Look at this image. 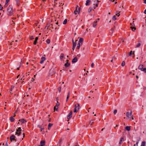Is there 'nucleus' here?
I'll return each mask as SVG.
<instances>
[{
  "instance_id": "c03bdc74",
  "label": "nucleus",
  "mask_w": 146,
  "mask_h": 146,
  "mask_svg": "<svg viewBox=\"0 0 146 146\" xmlns=\"http://www.w3.org/2000/svg\"><path fill=\"white\" fill-rule=\"evenodd\" d=\"M94 66V63H92L91 64V67L92 68H93Z\"/></svg>"
},
{
  "instance_id": "e433bc0d",
  "label": "nucleus",
  "mask_w": 146,
  "mask_h": 146,
  "mask_svg": "<svg viewBox=\"0 0 146 146\" xmlns=\"http://www.w3.org/2000/svg\"><path fill=\"white\" fill-rule=\"evenodd\" d=\"M53 125L52 123H49L48 125V127H50Z\"/></svg>"
},
{
  "instance_id": "5fc2aeb1",
  "label": "nucleus",
  "mask_w": 146,
  "mask_h": 146,
  "mask_svg": "<svg viewBox=\"0 0 146 146\" xmlns=\"http://www.w3.org/2000/svg\"><path fill=\"white\" fill-rule=\"evenodd\" d=\"M144 13L145 14H146V9L144 11Z\"/></svg>"
},
{
  "instance_id": "9d476101",
  "label": "nucleus",
  "mask_w": 146,
  "mask_h": 146,
  "mask_svg": "<svg viewBox=\"0 0 146 146\" xmlns=\"http://www.w3.org/2000/svg\"><path fill=\"white\" fill-rule=\"evenodd\" d=\"M78 61V58L77 57H75L72 60V63L76 62Z\"/></svg>"
},
{
  "instance_id": "f704fd0d",
  "label": "nucleus",
  "mask_w": 146,
  "mask_h": 146,
  "mask_svg": "<svg viewBox=\"0 0 146 146\" xmlns=\"http://www.w3.org/2000/svg\"><path fill=\"white\" fill-rule=\"evenodd\" d=\"M116 15L114 16L112 18V19L114 20L115 21L116 19Z\"/></svg>"
},
{
  "instance_id": "473e14b6",
  "label": "nucleus",
  "mask_w": 146,
  "mask_h": 146,
  "mask_svg": "<svg viewBox=\"0 0 146 146\" xmlns=\"http://www.w3.org/2000/svg\"><path fill=\"white\" fill-rule=\"evenodd\" d=\"M46 60V58L45 57L42 56L41 58V60H43V61H44Z\"/></svg>"
},
{
  "instance_id": "20e7f679",
  "label": "nucleus",
  "mask_w": 146,
  "mask_h": 146,
  "mask_svg": "<svg viewBox=\"0 0 146 146\" xmlns=\"http://www.w3.org/2000/svg\"><path fill=\"white\" fill-rule=\"evenodd\" d=\"M143 66L142 64H140L138 67V69L145 73H146V68H143Z\"/></svg>"
},
{
  "instance_id": "39448f33",
  "label": "nucleus",
  "mask_w": 146,
  "mask_h": 146,
  "mask_svg": "<svg viewBox=\"0 0 146 146\" xmlns=\"http://www.w3.org/2000/svg\"><path fill=\"white\" fill-rule=\"evenodd\" d=\"M79 105L78 104H77L75 105V108L74 112L75 113L77 112L79 109Z\"/></svg>"
},
{
  "instance_id": "de8ad7c7",
  "label": "nucleus",
  "mask_w": 146,
  "mask_h": 146,
  "mask_svg": "<svg viewBox=\"0 0 146 146\" xmlns=\"http://www.w3.org/2000/svg\"><path fill=\"white\" fill-rule=\"evenodd\" d=\"M23 138H22V139H23V138L25 137V134L24 133L23 134Z\"/></svg>"
},
{
  "instance_id": "b1692460",
  "label": "nucleus",
  "mask_w": 146,
  "mask_h": 146,
  "mask_svg": "<svg viewBox=\"0 0 146 146\" xmlns=\"http://www.w3.org/2000/svg\"><path fill=\"white\" fill-rule=\"evenodd\" d=\"M145 141H143L142 142L141 146H145Z\"/></svg>"
},
{
  "instance_id": "aec40b11",
  "label": "nucleus",
  "mask_w": 146,
  "mask_h": 146,
  "mask_svg": "<svg viewBox=\"0 0 146 146\" xmlns=\"http://www.w3.org/2000/svg\"><path fill=\"white\" fill-rule=\"evenodd\" d=\"M125 129L128 131L130 130V126H127L125 127Z\"/></svg>"
},
{
  "instance_id": "4468645a",
  "label": "nucleus",
  "mask_w": 146,
  "mask_h": 146,
  "mask_svg": "<svg viewBox=\"0 0 146 146\" xmlns=\"http://www.w3.org/2000/svg\"><path fill=\"white\" fill-rule=\"evenodd\" d=\"M38 39V37H37L35 38V40L33 42V44L34 45H36V44L37 42V41Z\"/></svg>"
},
{
  "instance_id": "dca6fc26",
  "label": "nucleus",
  "mask_w": 146,
  "mask_h": 146,
  "mask_svg": "<svg viewBox=\"0 0 146 146\" xmlns=\"http://www.w3.org/2000/svg\"><path fill=\"white\" fill-rule=\"evenodd\" d=\"M83 40V38H80L79 39V43H80V44H81V45H82V42Z\"/></svg>"
},
{
  "instance_id": "774afa93",
  "label": "nucleus",
  "mask_w": 146,
  "mask_h": 146,
  "mask_svg": "<svg viewBox=\"0 0 146 146\" xmlns=\"http://www.w3.org/2000/svg\"><path fill=\"white\" fill-rule=\"evenodd\" d=\"M61 139H60L59 140V142H61Z\"/></svg>"
},
{
  "instance_id": "f03ea898",
  "label": "nucleus",
  "mask_w": 146,
  "mask_h": 146,
  "mask_svg": "<svg viewBox=\"0 0 146 146\" xmlns=\"http://www.w3.org/2000/svg\"><path fill=\"white\" fill-rule=\"evenodd\" d=\"M7 14L9 16H11L13 14V7L12 5H9L7 8Z\"/></svg>"
},
{
  "instance_id": "423d86ee",
  "label": "nucleus",
  "mask_w": 146,
  "mask_h": 146,
  "mask_svg": "<svg viewBox=\"0 0 146 146\" xmlns=\"http://www.w3.org/2000/svg\"><path fill=\"white\" fill-rule=\"evenodd\" d=\"M15 138V136L14 135H12L10 137V139L11 141H16L17 140V139Z\"/></svg>"
},
{
  "instance_id": "7ed1b4c3",
  "label": "nucleus",
  "mask_w": 146,
  "mask_h": 146,
  "mask_svg": "<svg viewBox=\"0 0 146 146\" xmlns=\"http://www.w3.org/2000/svg\"><path fill=\"white\" fill-rule=\"evenodd\" d=\"M21 131L22 129H21V128L20 127H18V129L16 130V131L15 132V135H17L18 136L20 135L21 133Z\"/></svg>"
},
{
  "instance_id": "4be33fe9",
  "label": "nucleus",
  "mask_w": 146,
  "mask_h": 146,
  "mask_svg": "<svg viewBox=\"0 0 146 146\" xmlns=\"http://www.w3.org/2000/svg\"><path fill=\"white\" fill-rule=\"evenodd\" d=\"M81 45V44H80V43H78V44H77V46L76 48L78 49H80V46Z\"/></svg>"
},
{
  "instance_id": "052dcab7",
  "label": "nucleus",
  "mask_w": 146,
  "mask_h": 146,
  "mask_svg": "<svg viewBox=\"0 0 146 146\" xmlns=\"http://www.w3.org/2000/svg\"><path fill=\"white\" fill-rule=\"evenodd\" d=\"M51 25H52V26L50 27L51 28H52V29H53V27L52 26V24H51Z\"/></svg>"
},
{
  "instance_id": "72a5a7b5",
  "label": "nucleus",
  "mask_w": 146,
  "mask_h": 146,
  "mask_svg": "<svg viewBox=\"0 0 146 146\" xmlns=\"http://www.w3.org/2000/svg\"><path fill=\"white\" fill-rule=\"evenodd\" d=\"M38 127H39L40 128V131H41L42 130L44 129V128H42L39 125H38Z\"/></svg>"
},
{
  "instance_id": "e2e57ef3",
  "label": "nucleus",
  "mask_w": 146,
  "mask_h": 146,
  "mask_svg": "<svg viewBox=\"0 0 146 146\" xmlns=\"http://www.w3.org/2000/svg\"><path fill=\"white\" fill-rule=\"evenodd\" d=\"M144 1V3H145V4H146V1Z\"/></svg>"
},
{
  "instance_id": "0e129e2a",
  "label": "nucleus",
  "mask_w": 146,
  "mask_h": 146,
  "mask_svg": "<svg viewBox=\"0 0 146 146\" xmlns=\"http://www.w3.org/2000/svg\"><path fill=\"white\" fill-rule=\"evenodd\" d=\"M77 56H80V54H78L77 55Z\"/></svg>"
},
{
  "instance_id": "bb28decb",
  "label": "nucleus",
  "mask_w": 146,
  "mask_h": 146,
  "mask_svg": "<svg viewBox=\"0 0 146 146\" xmlns=\"http://www.w3.org/2000/svg\"><path fill=\"white\" fill-rule=\"evenodd\" d=\"M97 21H96L95 22H94V23L93 24V27H95L96 26L97 24H96Z\"/></svg>"
},
{
  "instance_id": "6e6d98bb",
  "label": "nucleus",
  "mask_w": 146,
  "mask_h": 146,
  "mask_svg": "<svg viewBox=\"0 0 146 146\" xmlns=\"http://www.w3.org/2000/svg\"><path fill=\"white\" fill-rule=\"evenodd\" d=\"M114 30V29L113 28H112L111 29V31H112V33H113V31Z\"/></svg>"
},
{
  "instance_id": "a19ab883",
  "label": "nucleus",
  "mask_w": 146,
  "mask_h": 146,
  "mask_svg": "<svg viewBox=\"0 0 146 146\" xmlns=\"http://www.w3.org/2000/svg\"><path fill=\"white\" fill-rule=\"evenodd\" d=\"M3 8L1 7V5L0 4V10H2V9Z\"/></svg>"
},
{
  "instance_id": "a211bd4d",
  "label": "nucleus",
  "mask_w": 146,
  "mask_h": 146,
  "mask_svg": "<svg viewBox=\"0 0 146 146\" xmlns=\"http://www.w3.org/2000/svg\"><path fill=\"white\" fill-rule=\"evenodd\" d=\"M124 138L123 137H121V138L120 141L119 142V144L121 145V144L122 143L123 141Z\"/></svg>"
},
{
  "instance_id": "13d9d810",
  "label": "nucleus",
  "mask_w": 146,
  "mask_h": 146,
  "mask_svg": "<svg viewBox=\"0 0 146 146\" xmlns=\"http://www.w3.org/2000/svg\"><path fill=\"white\" fill-rule=\"evenodd\" d=\"M5 146H8L7 142H6V144L5 145Z\"/></svg>"
},
{
  "instance_id": "864d4df0",
  "label": "nucleus",
  "mask_w": 146,
  "mask_h": 146,
  "mask_svg": "<svg viewBox=\"0 0 146 146\" xmlns=\"http://www.w3.org/2000/svg\"><path fill=\"white\" fill-rule=\"evenodd\" d=\"M100 20L99 18H98L96 21H97V22L98 21H99Z\"/></svg>"
},
{
  "instance_id": "412c9836",
  "label": "nucleus",
  "mask_w": 146,
  "mask_h": 146,
  "mask_svg": "<svg viewBox=\"0 0 146 146\" xmlns=\"http://www.w3.org/2000/svg\"><path fill=\"white\" fill-rule=\"evenodd\" d=\"M94 120H95L94 119L91 120H90V123H89V124L91 125H92L94 123Z\"/></svg>"
},
{
  "instance_id": "4c0bfd02",
  "label": "nucleus",
  "mask_w": 146,
  "mask_h": 146,
  "mask_svg": "<svg viewBox=\"0 0 146 146\" xmlns=\"http://www.w3.org/2000/svg\"><path fill=\"white\" fill-rule=\"evenodd\" d=\"M50 27V25L48 24H47L46 25V26L45 27V28H46V27H47V29H48V27Z\"/></svg>"
},
{
  "instance_id": "09e8293b",
  "label": "nucleus",
  "mask_w": 146,
  "mask_h": 146,
  "mask_svg": "<svg viewBox=\"0 0 146 146\" xmlns=\"http://www.w3.org/2000/svg\"><path fill=\"white\" fill-rule=\"evenodd\" d=\"M44 61H43V60H41L40 61V64H42V63H43V62Z\"/></svg>"
},
{
  "instance_id": "58836bf2",
  "label": "nucleus",
  "mask_w": 146,
  "mask_h": 146,
  "mask_svg": "<svg viewBox=\"0 0 146 146\" xmlns=\"http://www.w3.org/2000/svg\"><path fill=\"white\" fill-rule=\"evenodd\" d=\"M61 87H60L58 88V91L59 92H60L61 91Z\"/></svg>"
},
{
  "instance_id": "5701e85b",
  "label": "nucleus",
  "mask_w": 146,
  "mask_h": 146,
  "mask_svg": "<svg viewBox=\"0 0 146 146\" xmlns=\"http://www.w3.org/2000/svg\"><path fill=\"white\" fill-rule=\"evenodd\" d=\"M17 4L18 6H19L20 5V1H17Z\"/></svg>"
},
{
  "instance_id": "393cba45",
  "label": "nucleus",
  "mask_w": 146,
  "mask_h": 146,
  "mask_svg": "<svg viewBox=\"0 0 146 146\" xmlns=\"http://www.w3.org/2000/svg\"><path fill=\"white\" fill-rule=\"evenodd\" d=\"M60 105V104L59 103H58V102L57 101V103L56 105L55 106H56L57 107V108H56V111H57V110H58V106H59Z\"/></svg>"
},
{
  "instance_id": "c85d7f7f",
  "label": "nucleus",
  "mask_w": 146,
  "mask_h": 146,
  "mask_svg": "<svg viewBox=\"0 0 146 146\" xmlns=\"http://www.w3.org/2000/svg\"><path fill=\"white\" fill-rule=\"evenodd\" d=\"M92 10V7H90L88 9V12L89 13H90L91 11Z\"/></svg>"
},
{
  "instance_id": "3c124183",
  "label": "nucleus",
  "mask_w": 146,
  "mask_h": 146,
  "mask_svg": "<svg viewBox=\"0 0 146 146\" xmlns=\"http://www.w3.org/2000/svg\"><path fill=\"white\" fill-rule=\"evenodd\" d=\"M139 143V141H137L136 143V144H135L136 145V146H138V144Z\"/></svg>"
},
{
  "instance_id": "8fccbe9b",
  "label": "nucleus",
  "mask_w": 146,
  "mask_h": 146,
  "mask_svg": "<svg viewBox=\"0 0 146 146\" xmlns=\"http://www.w3.org/2000/svg\"><path fill=\"white\" fill-rule=\"evenodd\" d=\"M129 114H130V116H131V115H132V112L131 111V112H130Z\"/></svg>"
},
{
  "instance_id": "0eeeda50",
  "label": "nucleus",
  "mask_w": 146,
  "mask_h": 146,
  "mask_svg": "<svg viewBox=\"0 0 146 146\" xmlns=\"http://www.w3.org/2000/svg\"><path fill=\"white\" fill-rule=\"evenodd\" d=\"M78 8V13H79V11L80 10V8L79 7V6L78 5H77L76 7V8L75 10L74 11V13L75 15H76L78 13V10H77V8Z\"/></svg>"
},
{
  "instance_id": "c9c22d12",
  "label": "nucleus",
  "mask_w": 146,
  "mask_h": 146,
  "mask_svg": "<svg viewBox=\"0 0 146 146\" xmlns=\"http://www.w3.org/2000/svg\"><path fill=\"white\" fill-rule=\"evenodd\" d=\"M141 44L140 43H138L136 45L137 47H139L141 45Z\"/></svg>"
},
{
  "instance_id": "69168bd1",
  "label": "nucleus",
  "mask_w": 146,
  "mask_h": 146,
  "mask_svg": "<svg viewBox=\"0 0 146 146\" xmlns=\"http://www.w3.org/2000/svg\"><path fill=\"white\" fill-rule=\"evenodd\" d=\"M19 68H17V70H19Z\"/></svg>"
},
{
  "instance_id": "2f4dec72",
  "label": "nucleus",
  "mask_w": 146,
  "mask_h": 146,
  "mask_svg": "<svg viewBox=\"0 0 146 146\" xmlns=\"http://www.w3.org/2000/svg\"><path fill=\"white\" fill-rule=\"evenodd\" d=\"M125 62L124 61H123L121 63V64L122 66H124L125 65Z\"/></svg>"
},
{
  "instance_id": "7c9ffc66",
  "label": "nucleus",
  "mask_w": 146,
  "mask_h": 146,
  "mask_svg": "<svg viewBox=\"0 0 146 146\" xmlns=\"http://www.w3.org/2000/svg\"><path fill=\"white\" fill-rule=\"evenodd\" d=\"M46 42L48 44H49L50 42V40L49 39H47L46 40Z\"/></svg>"
},
{
  "instance_id": "6e6552de",
  "label": "nucleus",
  "mask_w": 146,
  "mask_h": 146,
  "mask_svg": "<svg viewBox=\"0 0 146 146\" xmlns=\"http://www.w3.org/2000/svg\"><path fill=\"white\" fill-rule=\"evenodd\" d=\"M72 112L71 111L67 116V118L68 119H70L72 117Z\"/></svg>"
},
{
  "instance_id": "2eb2a0df",
  "label": "nucleus",
  "mask_w": 146,
  "mask_h": 146,
  "mask_svg": "<svg viewBox=\"0 0 146 146\" xmlns=\"http://www.w3.org/2000/svg\"><path fill=\"white\" fill-rule=\"evenodd\" d=\"M9 119L11 122H13L15 121V119L13 117L11 116L10 117Z\"/></svg>"
},
{
  "instance_id": "c756f323",
  "label": "nucleus",
  "mask_w": 146,
  "mask_h": 146,
  "mask_svg": "<svg viewBox=\"0 0 146 146\" xmlns=\"http://www.w3.org/2000/svg\"><path fill=\"white\" fill-rule=\"evenodd\" d=\"M131 29L133 31H134L136 29L135 27H131Z\"/></svg>"
},
{
  "instance_id": "a18cd8bd",
  "label": "nucleus",
  "mask_w": 146,
  "mask_h": 146,
  "mask_svg": "<svg viewBox=\"0 0 146 146\" xmlns=\"http://www.w3.org/2000/svg\"><path fill=\"white\" fill-rule=\"evenodd\" d=\"M120 13V12H119L116 15V16H117V17H119L120 15V14H119Z\"/></svg>"
},
{
  "instance_id": "338daca9",
  "label": "nucleus",
  "mask_w": 146,
  "mask_h": 146,
  "mask_svg": "<svg viewBox=\"0 0 146 146\" xmlns=\"http://www.w3.org/2000/svg\"><path fill=\"white\" fill-rule=\"evenodd\" d=\"M32 80H32V81H34V80H35L34 79V78H32Z\"/></svg>"
},
{
  "instance_id": "9b49d317",
  "label": "nucleus",
  "mask_w": 146,
  "mask_h": 146,
  "mask_svg": "<svg viewBox=\"0 0 146 146\" xmlns=\"http://www.w3.org/2000/svg\"><path fill=\"white\" fill-rule=\"evenodd\" d=\"M45 141H41L40 142V145L41 146H44L45 145Z\"/></svg>"
},
{
  "instance_id": "603ef678",
  "label": "nucleus",
  "mask_w": 146,
  "mask_h": 146,
  "mask_svg": "<svg viewBox=\"0 0 146 146\" xmlns=\"http://www.w3.org/2000/svg\"><path fill=\"white\" fill-rule=\"evenodd\" d=\"M56 108H57V107L56 106H55L54 107V110H56Z\"/></svg>"
},
{
  "instance_id": "f257e3e1",
  "label": "nucleus",
  "mask_w": 146,
  "mask_h": 146,
  "mask_svg": "<svg viewBox=\"0 0 146 146\" xmlns=\"http://www.w3.org/2000/svg\"><path fill=\"white\" fill-rule=\"evenodd\" d=\"M93 2L91 1H86V5H89L90 4H92L94 5L93 8L95 9L96 7H98L99 1H93Z\"/></svg>"
},
{
  "instance_id": "ea45409f",
  "label": "nucleus",
  "mask_w": 146,
  "mask_h": 146,
  "mask_svg": "<svg viewBox=\"0 0 146 146\" xmlns=\"http://www.w3.org/2000/svg\"><path fill=\"white\" fill-rule=\"evenodd\" d=\"M9 1H6V3H5V5H7L8 2H9Z\"/></svg>"
},
{
  "instance_id": "6ab92c4d",
  "label": "nucleus",
  "mask_w": 146,
  "mask_h": 146,
  "mask_svg": "<svg viewBox=\"0 0 146 146\" xmlns=\"http://www.w3.org/2000/svg\"><path fill=\"white\" fill-rule=\"evenodd\" d=\"M70 93V91H69L68 93V94H67V97L66 99V102H67L68 101V99L69 97Z\"/></svg>"
},
{
  "instance_id": "79ce46f5",
  "label": "nucleus",
  "mask_w": 146,
  "mask_h": 146,
  "mask_svg": "<svg viewBox=\"0 0 146 146\" xmlns=\"http://www.w3.org/2000/svg\"><path fill=\"white\" fill-rule=\"evenodd\" d=\"M117 110H114L113 113L115 114V113L117 112Z\"/></svg>"
},
{
  "instance_id": "f3484780",
  "label": "nucleus",
  "mask_w": 146,
  "mask_h": 146,
  "mask_svg": "<svg viewBox=\"0 0 146 146\" xmlns=\"http://www.w3.org/2000/svg\"><path fill=\"white\" fill-rule=\"evenodd\" d=\"M64 57V55L63 53H61L60 56V58L61 60H62V58Z\"/></svg>"
},
{
  "instance_id": "ddd939ff",
  "label": "nucleus",
  "mask_w": 146,
  "mask_h": 146,
  "mask_svg": "<svg viewBox=\"0 0 146 146\" xmlns=\"http://www.w3.org/2000/svg\"><path fill=\"white\" fill-rule=\"evenodd\" d=\"M70 65V64L68 62H66L64 64V66L66 68H67L69 67Z\"/></svg>"
},
{
  "instance_id": "680f3d73",
  "label": "nucleus",
  "mask_w": 146,
  "mask_h": 146,
  "mask_svg": "<svg viewBox=\"0 0 146 146\" xmlns=\"http://www.w3.org/2000/svg\"><path fill=\"white\" fill-rule=\"evenodd\" d=\"M136 78L137 79H138L139 78V77L137 76H136Z\"/></svg>"
},
{
  "instance_id": "a878e982",
  "label": "nucleus",
  "mask_w": 146,
  "mask_h": 146,
  "mask_svg": "<svg viewBox=\"0 0 146 146\" xmlns=\"http://www.w3.org/2000/svg\"><path fill=\"white\" fill-rule=\"evenodd\" d=\"M67 22V20L66 19H65L63 22V24L65 25L66 24Z\"/></svg>"
},
{
  "instance_id": "4d7b16f0",
  "label": "nucleus",
  "mask_w": 146,
  "mask_h": 146,
  "mask_svg": "<svg viewBox=\"0 0 146 146\" xmlns=\"http://www.w3.org/2000/svg\"><path fill=\"white\" fill-rule=\"evenodd\" d=\"M33 36H31L30 38L31 39H33Z\"/></svg>"
},
{
  "instance_id": "1a4fd4ad",
  "label": "nucleus",
  "mask_w": 146,
  "mask_h": 146,
  "mask_svg": "<svg viewBox=\"0 0 146 146\" xmlns=\"http://www.w3.org/2000/svg\"><path fill=\"white\" fill-rule=\"evenodd\" d=\"M19 121L22 123H24L27 122V121L24 119H22L19 120Z\"/></svg>"
},
{
  "instance_id": "f8f14e48",
  "label": "nucleus",
  "mask_w": 146,
  "mask_h": 146,
  "mask_svg": "<svg viewBox=\"0 0 146 146\" xmlns=\"http://www.w3.org/2000/svg\"><path fill=\"white\" fill-rule=\"evenodd\" d=\"M76 42H73V46L72 48V49L73 50H74L75 47L76 45Z\"/></svg>"
},
{
  "instance_id": "bf43d9fd",
  "label": "nucleus",
  "mask_w": 146,
  "mask_h": 146,
  "mask_svg": "<svg viewBox=\"0 0 146 146\" xmlns=\"http://www.w3.org/2000/svg\"><path fill=\"white\" fill-rule=\"evenodd\" d=\"M69 60H66V62H68Z\"/></svg>"
},
{
  "instance_id": "37998d69",
  "label": "nucleus",
  "mask_w": 146,
  "mask_h": 146,
  "mask_svg": "<svg viewBox=\"0 0 146 146\" xmlns=\"http://www.w3.org/2000/svg\"><path fill=\"white\" fill-rule=\"evenodd\" d=\"M134 22V21H133V23L130 24L132 26H135V25H134V24L133 23Z\"/></svg>"
},
{
  "instance_id": "cd10ccee",
  "label": "nucleus",
  "mask_w": 146,
  "mask_h": 146,
  "mask_svg": "<svg viewBox=\"0 0 146 146\" xmlns=\"http://www.w3.org/2000/svg\"><path fill=\"white\" fill-rule=\"evenodd\" d=\"M126 116H127V117L129 118V116H130V114H129V113L128 112H127L126 113Z\"/></svg>"
},
{
  "instance_id": "49530a36",
  "label": "nucleus",
  "mask_w": 146,
  "mask_h": 146,
  "mask_svg": "<svg viewBox=\"0 0 146 146\" xmlns=\"http://www.w3.org/2000/svg\"><path fill=\"white\" fill-rule=\"evenodd\" d=\"M132 51H131L129 53V55L131 56L132 54Z\"/></svg>"
}]
</instances>
